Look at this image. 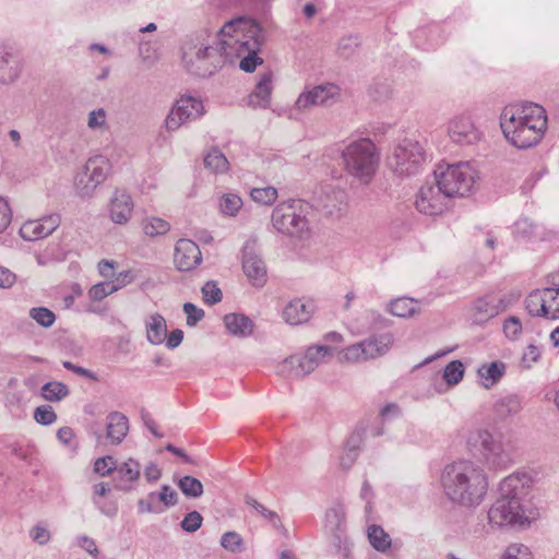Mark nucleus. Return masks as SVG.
Segmentation results:
<instances>
[{
    "label": "nucleus",
    "instance_id": "obj_12",
    "mask_svg": "<svg viewBox=\"0 0 559 559\" xmlns=\"http://www.w3.org/2000/svg\"><path fill=\"white\" fill-rule=\"evenodd\" d=\"M110 170V162L105 156L90 157L83 170L75 177L76 193L82 198L91 197L96 188L107 179Z\"/></svg>",
    "mask_w": 559,
    "mask_h": 559
},
{
    "label": "nucleus",
    "instance_id": "obj_45",
    "mask_svg": "<svg viewBox=\"0 0 559 559\" xmlns=\"http://www.w3.org/2000/svg\"><path fill=\"white\" fill-rule=\"evenodd\" d=\"M221 546L230 552H240L242 550L243 539L236 532H226L221 537Z\"/></svg>",
    "mask_w": 559,
    "mask_h": 559
},
{
    "label": "nucleus",
    "instance_id": "obj_52",
    "mask_svg": "<svg viewBox=\"0 0 559 559\" xmlns=\"http://www.w3.org/2000/svg\"><path fill=\"white\" fill-rule=\"evenodd\" d=\"M246 503L251 506L257 512H259L263 518L267 519L272 524L276 527L281 524V520L276 512L266 509L263 504L258 502L255 499L248 497L246 499Z\"/></svg>",
    "mask_w": 559,
    "mask_h": 559
},
{
    "label": "nucleus",
    "instance_id": "obj_60",
    "mask_svg": "<svg viewBox=\"0 0 559 559\" xmlns=\"http://www.w3.org/2000/svg\"><path fill=\"white\" fill-rule=\"evenodd\" d=\"M159 44L157 41L154 43H145L142 38V61L143 62H154L158 58Z\"/></svg>",
    "mask_w": 559,
    "mask_h": 559
},
{
    "label": "nucleus",
    "instance_id": "obj_54",
    "mask_svg": "<svg viewBox=\"0 0 559 559\" xmlns=\"http://www.w3.org/2000/svg\"><path fill=\"white\" fill-rule=\"evenodd\" d=\"M202 522V515L198 511H191L183 518L180 526L185 532L193 533L201 527Z\"/></svg>",
    "mask_w": 559,
    "mask_h": 559
},
{
    "label": "nucleus",
    "instance_id": "obj_49",
    "mask_svg": "<svg viewBox=\"0 0 559 559\" xmlns=\"http://www.w3.org/2000/svg\"><path fill=\"white\" fill-rule=\"evenodd\" d=\"M34 419L39 425L49 426L57 420V415L50 405H41L35 409Z\"/></svg>",
    "mask_w": 559,
    "mask_h": 559
},
{
    "label": "nucleus",
    "instance_id": "obj_4",
    "mask_svg": "<svg viewBox=\"0 0 559 559\" xmlns=\"http://www.w3.org/2000/svg\"><path fill=\"white\" fill-rule=\"evenodd\" d=\"M219 39L216 43L204 31L187 36L181 44V62L191 74L206 78L214 74L226 63L223 49V34L219 31Z\"/></svg>",
    "mask_w": 559,
    "mask_h": 559
},
{
    "label": "nucleus",
    "instance_id": "obj_2",
    "mask_svg": "<svg viewBox=\"0 0 559 559\" xmlns=\"http://www.w3.org/2000/svg\"><path fill=\"white\" fill-rule=\"evenodd\" d=\"M500 128L511 145L520 150L530 148L544 138L546 111L535 103L510 104L500 115Z\"/></svg>",
    "mask_w": 559,
    "mask_h": 559
},
{
    "label": "nucleus",
    "instance_id": "obj_24",
    "mask_svg": "<svg viewBox=\"0 0 559 559\" xmlns=\"http://www.w3.org/2000/svg\"><path fill=\"white\" fill-rule=\"evenodd\" d=\"M178 503V493L169 486L163 485L158 492H151L146 500V511L159 513Z\"/></svg>",
    "mask_w": 559,
    "mask_h": 559
},
{
    "label": "nucleus",
    "instance_id": "obj_41",
    "mask_svg": "<svg viewBox=\"0 0 559 559\" xmlns=\"http://www.w3.org/2000/svg\"><path fill=\"white\" fill-rule=\"evenodd\" d=\"M359 46L358 36L347 35L338 39L336 45V53L342 58L353 56Z\"/></svg>",
    "mask_w": 559,
    "mask_h": 559
},
{
    "label": "nucleus",
    "instance_id": "obj_53",
    "mask_svg": "<svg viewBox=\"0 0 559 559\" xmlns=\"http://www.w3.org/2000/svg\"><path fill=\"white\" fill-rule=\"evenodd\" d=\"M107 123V114L104 108H97L90 111L87 117V127L91 130L104 129Z\"/></svg>",
    "mask_w": 559,
    "mask_h": 559
},
{
    "label": "nucleus",
    "instance_id": "obj_35",
    "mask_svg": "<svg viewBox=\"0 0 559 559\" xmlns=\"http://www.w3.org/2000/svg\"><path fill=\"white\" fill-rule=\"evenodd\" d=\"M371 546L378 551H385L391 547V538L379 525H370L367 531Z\"/></svg>",
    "mask_w": 559,
    "mask_h": 559
},
{
    "label": "nucleus",
    "instance_id": "obj_56",
    "mask_svg": "<svg viewBox=\"0 0 559 559\" xmlns=\"http://www.w3.org/2000/svg\"><path fill=\"white\" fill-rule=\"evenodd\" d=\"M502 559H531V552L522 544H512L506 549Z\"/></svg>",
    "mask_w": 559,
    "mask_h": 559
},
{
    "label": "nucleus",
    "instance_id": "obj_63",
    "mask_svg": "<svg viewBox=\"0 0 559 559\" xmlns=\"http://www.w3.org/2000/svg\"><path fill=\"white\" fill-rule=\"evenodd\" d=\"M182 340H183V331L180 329H175L169 333L168 336H166V340H165L166 346L169 349H175L181 344Z\"/></svg>",
    "mask_w": 559,
    "mask_h": 559
},
{
    "label": "nucleus",
    "instance_id": "obj_18",
    "mask_svg": "<svg viewBox=\"0 0 559 559\" xmlns=\"http://www.w3.org/2000/svg\"><path fill=\"white\" fill-rule=\"evenodd\" d=\"M242 269L253 286H264L266 283V267L264 261L255 251L254 241H248L243 247Z\"/></svg>",
    "mask_w": 559,
    "mask_h": 559
},
{
    "label": "nucleus",
    "instance_id": "obj_16",
    "mask_svg": "<svg viewBox=\"0 0 559 559\" xmlns=\"http://www.w3.org/2000/svg\"><path fill=\"white\" fill-rule=\"evenodd\" d=\"M204 112L203 104L199 98L182 96L178 99L167 116L165 123L168 130H177L189 120L201 117Z\"/></svg>",
    "mask_w": 559,
    "mask_h": 559
},
{
    "label": "nucleus",
    "instance_id": "obj_59",
    "mask_svg": "<svg viewBox=\"0 0 559 559\" xmlns=\"http://www.w3.org/2000/svg\"><path fill=\"white\" fill-rule=\"evenodd\" d=\"M116 463L112 456H104L96 460L94 464V471L102 475L106 476L110 474L112 471L115 472Z\"/></svg>",
    "mask_w": 559,
    "mask_h": 559
},
{
    "label": "nucleus",
    "instance_id": "obj_26",
    "mask_svg": "<svg viewBox=\"0 0 559 559\" xmlns=\"http://www.w3.org/2000/svg\"><path fill=\"white\" fill-rule=\"evenodd\" d=\"M129 431V420L119 412H111L106 418V437L112 444H119Z\"/></svg>",
    "mask_w": 559,
    "mask_h": 559
},
{
    "label": "nucleus",
    "instance_id": "obj_64",
    "mask_svg": "<svg viewBox=\"0 0 559 559\" xmlns=\"http://www.w3.org/2000/svg\"><path fill=\"white\" fill-rule=\"evenodd\" d=\"M148 483H156L162 477V469L154 463H150L144 471Z\"/></svg>",
    "mask_w": 559,
    "mask_h": 559
},
{
    "label": "nucleus",
    "instance_id": "obj_23",
    "mask_svg": "<svg viewBox=\"0 0 559 559\" xmlns=\"http://www.w3.org/2000/svg\"><path fill=\"white\" fill-rule=\"evenodd\" d=\"M313 311L314 307L311 301L294 299L284 308L283 318L287 323L298 325L308 322Z\"/></svg>",
    "mask_w": 559,
    "mask_h": 559
},
{
    "label": "nucleus",
    "instance_id": "obj_48",
    "mask_svg": "<svg viewBox=\"0 0 559 559\" xmlns=\"http://www.w3.org/2000/svg\"><path fill=\"white\" fill-rule=\"evenodd\" d=\"M203 300L207 305H215L222 300L223 294L214 281H209L202 287Z\"/></svg>",
    "mask_w": 559,
    "mask_h": 559
},
{
    "label": "nucleus",
    "instance_id": "obj_42",
    "mask_svg": "<svg viewBox=\"0 0 559 559\" xmlns=\"http://www.w3.org/2000/svg\"><path fill=\"white\" fill-rule=\"evenodd\" d=\"M464 376V366L460 360L448 364L443 370V379L449 385L457 384Z\"/></svg>",
    "mask_w": 559,
    "mask_h": 559
},
{
    "label": "nucleus",
    "instance_id": "obj_28",
    "mask_svg": "<svg viewBox=\"0 0 559 559\" xmlns=\"http://www.w3.org/2000/svg\"><path fill=\"white\" fill-rule=\"evenodd\" d=\"M131 197L123 191H116L110 204V217L117 224L126 223L132 213Z\"/></svg>",
    "mask_w": 559,
    "mask_h": 559
},
{
    "label": "nucleus",
    "instance_id": "obj_30",
    "mask_svg": "<svg viewBox=\"0 0 559 559\" xmlns=\"http://www.w3.org/2000/svg\"><path fill=\"white\" fill-rule=\"evenodd\" d=\"M551 293L544 289L532 292L525 299V308L533 317H543L547 319L546 304L551 301Z\"/></svg>",
    "mask_w": 559,
    "mask_h": 559
},
{
    "label": "nucleus",
    "instance_id": "obj_22",
    "mask_svg": "<svg viewBox=\"0 0 559 559\" xmlns=\"http://www.w3.org/2000/svg\"><path fill=\"white\" fill-rule=\"evenodd\" d=\"M273 73L264 72L255 85L254 91L248 96V106L252 108H266L270 105L273 91Z\"/></svg>",
    "mask_w": 559,
    "mask_h": 559
},
{
    "label": "nucleus",
    "instance_id": "obj_3",
    "mask_svg": "<svg viewBox=\"0 0 559 559\" xmlns=\"http://www.w3.org/2000/svg\"><path fill=\"white\" fill-rule=\"evenodd\" d=\"M223 49L226 62L241 58L239 67L245 72H253L263 59L258 56L264 43L262 27L252 19L237 17L222 27Z\"/></svg>",
    "mask_w": 559,
    "mask_h": 559
},
{
    "label": "nucleus",
    "instance_id": "obj_44",
    "mask_svg": "<svg viewBox=\"0 0 559 559\" xmlns=\"http://www.w3.org/2000/svg\"><path fill=\"white\" fill-rule=\"evenodd\" d=\"M22 144V136L17 130H9L0 133V147L3 152L9 153L13 148H20Z\"/></svg>",
    "mask_w": 559,
    "mask_h": 559
},
{
    "label": "nucleus",
    "instance_id": "obj_6",
    "mask_svg": "<svg viewBox=\"0 0 559 559\" xmlns=\"http://www.w3.org/2000/svg\"><path fill=\"white\" fill-rule=\"evenodd\" d=\"M345 170L361 183L368 185L380 165V151L367 138L349 142L342 152Z\"/></svg>",
    "mask_w": 559,
    "mask_h": 559
},
{
    "label": "nucleus",
    "instance_id": "obj_36",
    "mask_svg": "<svg viewBox=\"0 0 559 559\" xmlns=\"http://www.w3.org/2000/svg\"><path fill=\"white\" fill-rule=\"evenodd\" d=\"M123 282H102L93 285L88 290V297L93 301H100L123 286Z\"/></svg>",
    "mask_w": 559,
    "mask_h": 559
},
{
    "label": "nucleus",
    "instance_id": "obj_25",
    "mask_svg": "<svg viewBox=\"0 0 559 559\" xmlns=\"http://www.w3.org/2000/svg\"><path fill=\"white\" fill-rule=\"evenodd\" d=\"M140 476L139 463L133 460L123 462L115 468L114 480L116 487L123 491H129L134 487Z\"/></svg>",
    "mask_w": 559,
    "mask_h": 559
},
{
    "label": "nucleus",
    "instance_id": "obj_39",
    "mask_svg": "<svg viewBox=\"0 0 559 559\" xmlns=\"http://www.w3.org/2000/svg\"><path fill=\"white\" fill-rule=\"evenodd\" d=\"M178 487L188 498H199L203 493L202 483L193 476H183L178 480Z\"/></svg>",
    "mask_w": 559,
    "mask_h": 559
},
{
    "label": "nucleus",
    "instance_id": "obj_9",
    "mask_svg": "<svg viewBox=\"0 0 559 559\" xmlns=\"http://www.w3.org/2000/svg\"><path fill=\"white\" fill-rule=\"evenodd\" d=\"M436 180L451 199L467 195L475 183V170L469 163L448 165L440 173H435Z\"/></svg>",
    "mask_w": 559,
    "mask_h": 559
},
{
    "label": "nucleus",
    "instance_id": "obj_62",
    "mask_svg": "<svg viewBox=\"0 0 559 559\" xmlns=\"http://www.w3.org/2000/svg\"><path fill=\"white\" fill-rule=\"evenodd\" d=\"M62 366L67 370L72 371V372H74L78 376H81V377H84V378H87V379L94 380V381L97 380V377H96V374L93 371H91V370H88L86 368H83L81 366H76V365H74L71 361L64 360V361H62Z\"/></svg>",
    "mask_w": 559,
    "mask_h": 559
},
{
    "label": "nucleus",
    "instance_id": "obj_29",
    "mask_svg": "<svg viewBox=\"0 0 559 559\" xmlns=\"http://www.w3.org/2000/svg\"><path fill=\"white\" fill-rule=\"evenodd\" d=\"M393 342L394 338L391 333L372 335L364 340L362 345L365 346V354L367 355L368 360L385 355L393 345Z\"/></svg>",
    "mask_w": 559,
    "mask_h": 559
},
{
    "label": "nucleus",
    "instance_id": "obj_47",
    "mask_svg": "<svg viewBox=\"0 0 559 559\" xmlns=\"http://www.w3.org/2000/svg\"><path fill=\"white\" fill-rule=\"evenodd\" d=\"M366 349L362 345V341L350 346H347L343 352V358L349 362H359L368 360L365 354Z\"/></svg>",
    "mask_w": 559,
    "mask_h": 559
},
{
    "label": "nucleus",
    "instance_id": "obj_5",
    "mask_svg": "<svg viewBox=\"0 0 559 559\" xmlns=\"http://www.w3.org/2000/svg\"><path fill=\"white\" fill-rule=\"evenodd\" d=\"M520 483L515 476L506 477L500 483V497L488 511L492 526L525 527L531 523V515L526 514L519 498Z\"/></svg>",
    "mask_w": 559,
    "mask_h": 559
},
{
    "label": "nucleus",
    "instance_id": "obj_33",
    "mask_svg": "<svg viewBox=\"0 0 559 559\" xmlns=\"http://www.w3.org/2000/svg\"><path fill=\"white\" fill-rule=\"evenodd\" d=\"M204 166L212 173L223 174L229 168L226 156L217 148H212L204 157Z\"/></svg>",
    "mask_w": 559,
    "mask_h": 559
},
{
    "label": "nucleus",
    "instance_id": "obj_50",
    "mask_svg": "<svg viewBox=\"0 0 559 559\" xmlns=\"http://www.w3.org/2000/svg\"><path fill=\"white\" fill-rule=\"evenodd\" d=\"M523 331V325L520 319L515 316L507 318L503 322V333L507 338L516 340Z\"/></svg>",
    "mask_w": 559,
    "mask_h": 559
},
{
    "label": "nucleus",
    "instance_id": "obj_61",
    "mask_svg": "<svg viewBox=\"0 0 559 559\" xmlns=\"http://www.w3.org/2000/svg\"><path fill=\"white\" fill-rule=\"evenodd\" d=\"M29 535L32 539L37 543L38 545H46L50 540V532L41 525L34 526Z\"/></svg>",
    "mask_w": 559,
    "mask_h": 559
},
{
    "label": "nucleus",
    "instance_id": "obj_8",
    "mask_svg": "<svg viewBox=\"0 0 559 559\" xmlns=\"http://www.w3.org/2000/svg\"><path fill=\"white\" fill-rule=\"evenodd\" d=\"M426 160L424 147L419 142L404 139L400 141L388 156L389 168L399 176L416 175Z\"/></svg>",
    "mask_w": 559,
    "mask_h": 559
},
{
    "label": "nucleus",
    "instance_id": "obj_55",
    "mask_svg": "<svg viewBox=\"0 0 559 559\" xmlns=\"http://www.w3.org/2000/svg\"><path fill=\"white\" fill-rule=\"evenodd\" d=\"M12 216L13 213L8 200L0 195V235L10 226Z\"/></svg>",
    "mask_w": 559,
    "mask_h": 559
},
{
    "label": "nucleus",
    "instance_id": "obj_19",
    "mask_svg": "<svg viewBox=\"0 0 559 559\" xmlns=\"http://www.w3.org/2000/svg\"><path fill=\"white\" fill-rule=\"evenodd\" d=\"M60 216L51 214L39 219H29L22 224L20 236L27 241H36L51 235L60 225Z\"/></svg>",
    "mask_w": 559,
    "mask_h": 559
},
{
    "label": "nucleus",
    "instance_id": "obj_57",
    "mask_svg": "<svg viewBox=\"0 0 559 559\" xmlns=\"http://www.w3.org/2000/svg\"><path fill=\"white\" fill-rule=\"evenodd\" d=\"M183 312L187 316V325L189 326H194L204 318L203 309L198 308L192 302H186L183 305Z\"/></svg>",
    "mask_w": 559,
    "mask_h": 559
},
{
    "label": "nucleus",
    "instance_id": "obj_34",
    "mask_svg": "<svg viewBox=\"0 0 559 559\" xmlns=\"http://www.w3.org/2000/svg\"><path fill=\"white\" fill-rule=\"evenodd\" d=\"M170 229V224L160 217H148L142 221V231L148 237H159L166 235Z\"/></svg>",
    "mask_w": 559,
    "mask_h": 559
},
{
    "label": "nucleus",
    "instance_id": "obj_21",
    "mask_svg": "<svg viewBox=\"0 0 559 559\" xmlns=\"http://www.w3.org/2000/svg\"><path fill=\"white\" fill-rule=\"evenodd\" d=\"M22 62L19 52L10 46H0V83L14 82L21 73Z\"/></svg>",
    "mask_w": 559,
    "mask_h": 559
},
{
    "label": "nucleus",
    "instance_id": "obj_7",
    "mask_svg": "<svg viewBox=\"0 0 559 559\" xmlns=\"http://www.w3.org/2000/svg\"><path fill=\"white\" fill-rule=\"evenodd\" d=\"M467 443L480 452L489 467L506 468L513 461L515 447L511 439L502 435H492L488 430L477 429L469 433Z\"/></svg>",
    "mask_w": 559,
    "mask_h": 559
},
{
    "label": "nucleus",
    "instance_id": "obj_15",
    "mask_svg": "<svg viewBox=\"0 0 559 559\" xmlns=\"http://www.w3.org/2000/svg\"><path fill=\"white\" fill-rule=\"evenodd\" d=\"M450 199L449 195H445V191L439 182L436 181L435 185H425L420 188L415 205L423 214L438 215L448 209Z\"/></svg>",
    "mask_w": 559,
    "mask_h": 559
},
{
    "label": "nucleus",
    "instance_id": "obj_27",
    "mask_svg": "<svg viewBox=\"0 0 559 559\" xmlns=\"http://www.w3.org/2000/svg\"><path fill=\"white\" fill-rule=\"evenodd\" d=\"M224 325L228 333L236 337H248L253 333V321L242 313H228L223 318Z\"/></svg>",
    "mask_w": 559,
    "mask_h": 559
},
{
    "label": "nucleus",
    "instance_id": "obj_37",
    "mask_svg": "<svg viewBox=\"0 0 559 559\" xmlns=\"http://www.w3.org/2000/svg\"><path fill=\"white\" fill-rule=\"evenodd\" d=\"M41 394L49 402H59L70 394V390L62 382L51 381L43 385Z\"/></svg>",
    "mask_w": 559,
    "mask_h": 559
},
{
    "label": "nucleus",
    "instance_id": "obj_58",
    "mask_svg": "<svg viewBox=\"0 0 559 559\" xmlns=\"http://www.w3.org/2000/svg\"><path fill=\"white\" fill-rule=\"evenodd\" d=\"M497 407L500 414L507 415L516 414L520 411L521 405L516 396H507L498 403Z\"/></svg>",
    "mask_w": 559,
    "mask_h": 559
},
{
    "label": "nucleus",
    "instance_id": "obj_43",
    "mask_svg": "<svg viewBox=\"0 0 559 559\" xmlns=\"http://www.w3.org/2000/svg\"><path fill=\"white\" fill-rule=\"evenodd\" d=\"M252 200L261 205H271L277 198V190L274 187L253 188L250 191Z\"/></svg>",
    "mask_w": 559,
    "mask_h": 559
},
{
    "label": "nucleus",
    "instance_id": "obj_20",
    "mask_svg": "<svg viewBox=\"0 0 559 559\" xmlns=\"http://www.w3.org/2000/svg\"><path fill=\"white\" fill-rule=\"evenodd\" d=\"M202 261L199 246L190 239H179L175 247L174 262L178 270L190 271Z\"/></svg>",
    "mask_w": 559,
    "mask_h": 559
},
{
    "label": "nucleus",
    "instance_id": "obj_40",
    "mask_svg": "<svg viewBox=\"0 0 559 559\" xmlns=\"http://www.w3.org/2000/svg\"><path fill=\"white\" fill-rule=\"evenodd\" d=\"M28 314L38 325L46 329L52 326L56 321L55 313L46 307H33Z\"/></svg>",
    "mask_w": 559,
    "mask_h": 559
},
{
    "label": "nucleus",
    "instance_id": "obj_1",
    "mask_svg": "<svg viewBox=\"0 0 559 559\" xmlns=\"http://www.w3.org/2000/svg\"><path fill=\"white\" fill-rule=\"evenodd\" d=\"M444 496L454 504L475 508L488 490V477L478 464L459 460L444 466L440 476Z\"/></svg>",
    "mask_w": 559,
    "mask_h": 559
},
{
    "label": "nucleus",
    "instance_id": "obj_13",
    "mask_svg": "<svg viewBox=\"0 0 559 559\" xmlns=\"http://www.w3.org/2000/svg\"><path fill=\"white\" fill-rule=\"evenodd\" d=\"M341 98V88L334 83H324L311 88L306 87L297 97L294 109L300 112L314 106L331 107Z\"/></svg>",
    "mask_w": 559,
    "mask_h": 559
},
{
    "label": "nucleus",
    "instance_id": "obj_32",
    "mask_svg": "<svg viewBox=\"0 0 559 559\" xmlns=\"http://www.w3.org/2000/svg\"><path fill=\"white\" fill-rule=\"evenodd\" d=\"M477 373L481 380V385L486 389L495 385L506 373V364L502 361H492L481 365Z\"/></svg>",
    "mask_w": 559,
    "mask_h": 559
},
{
    "label": "nucleus",
    "instance_id": "obj_31",
    "mask_svg": "<svg viewBox=\"0 0 559 559\" xmlns=\"http://www.w3.org/2000/svg\"><path fill=\"white\" fill-rule=\"evenodd\" d=\"M167 336V324L165 318L155 313L146 322V338L153 345H160Z\"/></svg>",
    "mask_w": 559,
    "mask_h": 559
},
{
    "label": "nucleus",
    "instance_id": "obj_38",
    "mask_svg": "<svg viewBox=\"0 0 559 559\" xmlns=\"http://www.w3.org/2000/svg\"><path fill=\"white\" fill-rule=\"evenodd\" d=\"M388 311L400 318H406L415 313V302L411 298H396L388 305Z\"/></svg>",
    "mask_w": 559,
    "mask_h": 559
},
{
    "label": "nucleus",
    "instance_id": "obj_11",
    "mask_svg": "<svg viewBox=\"0 0 559 559\" xmlns=\"http://www.w3.org/2000/svg\"><path fill=\"white\" fill-rule=\"evenodd\" d=\"M333 352V347L326 345L310 346L304 355H293L286 358L283 361L282 371L293 378H304L331 357Z\"/></svg>",
    "mask_w": 559,
    "mask_h": 559
},
{
    "label": "nucleus",
    "instance_id": "obj_17",
    "mask_svg": "<svg viewBox=\"0 0 559 559\" xmlns=\"http://www.w3.org/2000/svg\"><path fill=\"white\" fill-rule=\"evenodd\" d=\"M448 134L459 145H472L480 140L481 133L467 115L453 117L448 123Z\"/></svg>",
    "mask_w": 559,
    "mask_h": 559
},
{
    "label": "nucleus",
    "instance_id": "obj_10",
    "mask_svg": "<svg viewBox=\"0 0 559 559\" xmlns=\"http://www.w3.org/2000/svg\"><path fill=\"white\" fill-rule=\"evenodd\" d=\"M274 228L292 237L301 238L309 230V222L299 201L281 203L272 212Z\"/></svg>",
    "mask_w": 559,
    "mask_h": 559
},
{
    "label": "nucleus",
    "instance_id": "obj_46",
    "mask_svg": "<svg viewBox=\"0 0 559 559\" xmlns=\"http://www.w3.org/2000/svg\"><path fill=\"white\" fill-rule=\"evenodd\" d=\"M242 201L240 197L234 193L224 194L221 199V211L226 215H235L241 207Z\"/></svg>",
    "mask_w": 559,
    "mask_h": 559
},
{
    "label": "nucleus",
    "instance_id": "obj_14",
    "mask_svg": "<svg viewBox=\"0 0 559 559\" xmlns=\"http://www.w3.org/2000/svg\"><path fill=\"white\" fill-rule=\"evenodd\" d=\"M510 306L506 297L498 294H486L476 298L468 307V319L473 324L483 325Z\"/></svg>",
    "mask_w": 559,
    "mask_h": 559
},
{
    "label": "nucleus",
    "instance_id": "obj_51",
    "mask_svg": "<svg viewBox=\"0 0 559 559\" xmlns=\"http://www.w3.org/2000/svg\"><path fill=\"white\" fill-rule=\"evenodd\" d=\"M549 285L545 288V292L551 293V301L546 304L547 319L556 320L559 319V286Z\"/></svg>",
    "mask_w": 559,
    "mask_h": 559
}]
</instances>
